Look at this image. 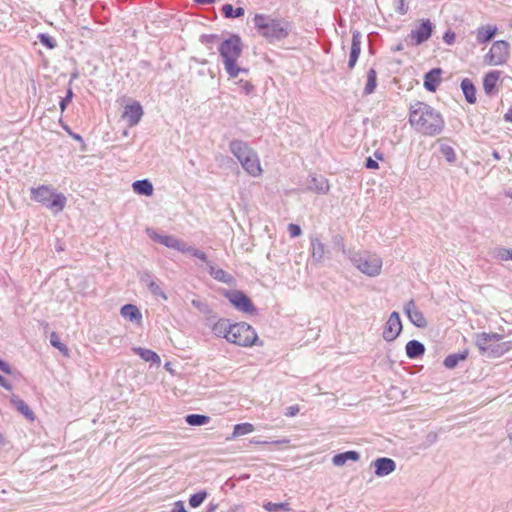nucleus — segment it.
I'll return each instance as SVG.
<instances>
[{
  "label": "nucleus",
  "mask_w": 512,
  "mask_h": 512,
  "mask_svg": "<svg viewBox=\"0 0 512 512\" xmlns=\"http://www.w3.org/2000/svg\"><path fill=\"white\" fill-rule=\"evenodd\" d=\"M185 420L191 426H201L207 424L210 418L206 415L190 414L186 416Z\"/></svg>",
  "instance_id": "nucleus-39"
},
{
  "label": "nucleus",
  "mask_w": 512,
  "mask_h": 512,
  "mask_svg": "<svg viewBox=\"0 0 512 512\" xmlns=\"http://www.w3.org/2000/svg\"><path fill=\"white\" fill-rule=\"evenodd\" d=\"M395 9L399 14L405 15L408 11L405 0H395Z\"/></svg>",
  "instance_id": "nucleus-46"
},
{
  "label": "nucleus",
  "mask_w": 512,
  "mask_h": 512,
  "mask_svg": "<svg viewBox=\"0 0 512 512\" xmlns=\"http://www.w3.org/2000/svg\"><path fill=\"white\" fill-rule=\"evenodd\" d=\"M298 413H299L298 405H292L286 409L285 415L288 417H293V416L297 415Z\"/></svg>",
  "instance_id": "nucleus-52"
},
{
  "label": "nucleus",
  "mask_w": 512,
  "mask_h": 512,
  "mask_svg": "<svg viewBox=\"0 0 512 512\" xmlns=\"http://www.w3.org/2000/svg\"><path fill=\"white\" fill-rule=\"evenodd\" d=\"M0 370L6 374H11L12 369L10 365L0 359Z\"/></svg>",
  "instance_id": "nucleus-57"
},
{
  "label": "nucleus",
  "mask_w": 512,
  "mask_h": 512,
  "mask_svg": "<svg viewBox=\"0 0 512 512\" xmlns=\"http://www.w3.org/2000/svg\"><path fill=\"white\" fill-rule=\"evenodd\" d=\"M203 38H205L206 41H214V40L218 39V36L217 35H209V36H204Z\"/></svg>",
  "instance_id": "nucleus-63"
},
{
  "label": "nucleus",
  "mask_w": 512,
  "mask_h": 512,
  "mask_svg": "<svg viewBox=\"0 0 512 512\" xmlns=\"http://www.w3.org/2000/svg\"><path fill=\"white\" fill-rule=\"evenodd\" d=\"M499 78V71H490L484 76L483 89L486 94L491 95L493 93Z\"/></svg>",
  "instance_id": "nucleus-28"
},
{
  "label": "nucleus",
  "mask_w": 512,
  "mask_h": 512,
  "mask_svg": "<svg viewBox=\"0 0 512 512\" xmlns=\"http://www.w3.org/2000/svg\"><path fill=\"white\" fill-rule=\"evenodd\" d=\"M253 24L259 35L269 43L284 40L289 36L292 28L287 20L267 14H255Z\"/></svg>",
  "instance_id": "nucleus-3"
},
{
  "label": "nucleus",
  "mask_w": 512,
  "mask_h": 512,
  "mask_svg": "<svg viewBox=\"0 0 512 512\" xmlns=\"http://www.w3.org/2000/svg\"><path fill=\"white\" fill-rule=\"evenodd\" d=\"M132 351L135 354L139 355L141 357V359H143L146 362H150V363L156 364V365H160V363H161V359H160L159 355L150 349H146V348H142V347H134V348H132Z\"/></svg>",
  "instance_id": "nucleus-24"
},
{
  "label": "nucleus",
  "mask_w": 512,
  "mask_h": 512,
  "mask_svg": "<svg viewBox=\"0 0 512 512\" xmlns=\"http://www.w3.org/2000/svg\"><path fill=\"white\" fill-rule=\"evenodd\" d=\"M406 354L410 359H416L425 353L424 345L417 340H410L405 347Z\"/></svg>",
  "instance_id": "nucleus-27"
},
{
  "label": "nucleus",
  "mask_w": 512,
  "mask_h": 512,
  "mask_svg": "<svg viewBox=\"0 0 512 512\" xmlns=\"http://www.w3.org/2000/svg\"><path fill=\"white\" fill-rule=\"evenodd\" d=\"M377 86V73L374 68H371L367 72V82L363 91L364 95L372 94Z\"/></svg>",
  "instance_id": "nucleus-34"
},
{
  "label": "nucleus",
  "mask_w": 512,
  "mask_h": 512,
  "mask_svg": "<svg viewBox=\"0 0 512 512\" xmlns=\"http://www.w3.org/2000/svg\"><path fill=\"white\" fill-rule=\"evenodd\" d=\"M404 313L416 327L424 328L427 326L426 318L424 317V314L416 307L414 300H410L405 304Z\"/></svg>",
  "instance_id": "nucleus-13"
},
{
  "label": "nucleus",
  "mask_w": 512,
  "mask_h": 512,
  "mask_svg": "<svg viewBox=\"0 0 512 512\" xmlns=\"http://www.w3.org/2000/svg\"><path fill=\"white\" fill-rule=\"evenodd\" d=\"M288 232L292 238H295L301 235L302 230L299 225L291 223L288 225Z\"/></svg>",
  "instance_id": "nucleus-47"
},
{
  "label": "nucleus",
  "mask_w": 512,
  "mask_h": 512,
  "mask_svg": "<svg viewBox=\"0 0 512 512\" xmlns=\"http://www.w3.org/2000/svg\"><path fill=\"white\" fill-rule=\"evenodd\" d=\"M142 116L143 109L139 102L135 101L132 104L125 106L123 118L126 119L130 127L137 125L140 122Z\"/></svg>",
  "instance_id": "nucleus-14"
},
{
  "label": "nucleus",
  "mask_w": 512,
  "mask_h": 512,
  "mask_svg": "<svg viewBox=\"0 0 512 512\" xmlns=\"http://www.w3.org/2000/svg\"><path fill=\"white\" fill-rule=\"evenodd\" d=\"M134 192L140 195L150 196L153 193V185L147 180H137L132 184Z\"/></svg>",
  "instance_id": "nucleus-32"
},
{
  "label": "nucleus",
  "mask_w": 512,
  "mask_h": 512,
  "mask_svg": "<svg viewBox=\"0 0 512 512\" xmlns=\"http://www.w3.org/2000/svg\"><path fill=\"white\" fill-rule=\"evenodd\" d=\"M50 343L52 346L58 348L60 351L67 352V347L60 342L56 333L51 334Z\"/></svg>",
  "instance_id": "nucleus-45"
},
{
  "label": "nucleus",
  "mask_w": 512,
  "mask_h": 512,
  "mask_svg": "<svg viewBox=\"0 0 512 512\" xmlns=\"http://www.w3.org/2000/svg\"><path fill=\"white\" fill-rule=\"evenodd\" d=\"M225 296L237 310L249 314L256 312L254 304L242 291H229Z\"/></svg>",
  "instance_id": "nucleus-10"
},
{
  "label": "nucleus",
  "mask_w": 512,
  "mask_h": 512,
  "mask_svg": "<svg viewBox=\"0 0 512 512\" xmlns=\"http://www.w3.org/2000/svg\"><path fill=\"white\" fill-rule=\"evenodd\" d=\"M191 303H192V305H193L195 308H197L199 311H201V312H206V308H207V306H206V304H205V303H203L202 301H200V300H198V299H193Z\"/></svg>",
  "instance_id": "nucleus-53"
},
{
  "label": "nucleus",
  "mask_w": 512,
  "mask_h": 512,
  "mask_svg": "<svg viewBox=\"0 0 512 512\" xmlns=\"http://www.w3.org/2000/svg\"><path fill=\"white\" fill-rule=\"evenodd\" d=\"M263 508L268 512H279V511H289L290 510L288 503L267 502L263 505Z\"/></svg>",
  "instance_id": "nucleus-41"
},
{
  "label": "nucleus",
  "mask_w": 512,
  "mask_h": 512,
  "mask_svg": "<svg viewBox=\"0 0 512 512\" xmlns=\"http://www.w3.org/2000/svg\"><path fill=\"white\" fill-rule=\"evenodd\" d=\"M253 431H254V426L251 423L236 424L234 426L233 433H232V436L230 439L249 434Z\"/></svg>",
  "instance_id": "nucleus-38"
},
{
  "label": "nucleus",
  "mask_w": 512,
  "mask_h": 512,
  "mask_svg": "<svg viewBox=\"0 0 512 512\" xmlns=\"http://www.w3.org/2000/svg\"><path fill=\"white\" fill-rule=\"evenodd\" d=\"M495 257L499 261H508L511 260L512 250L500 247L495 250Z\"/></svg>",
  "instance_id": "nucleus-43"
},
{
  "label": "nucleus",
  "mask_w": 512,
  "mask_h": 512,
  "mask_svg": "<svg viewBox=\"0 0 512 512\" xmlns=\"http://www.w3.org/2000/svg\"><path fill=\"white\" fill-rule=\"evenodd\" d=\"M467 358V353H456L448 355L444 360V366L448 369L455 368L460 361Z\"/></svg>",
  "instance_id": "nucleus-36"
},
{
  "label": "nucleus",
  "mask_w": 512,
  "mask_h": 512,
  "mask_svg": "<svg viewBox=\"0 0 512 512\" xmlns=\"http://www.w3.org/2000/svg\"><path fill=\"white\" fill-rule=\"evenodd\" d=\"M229 150L248 175L255 178L262 175L259 156L248 143L234 139L229 143Z\"/></svg>",
  "instance_id": "nucleus-4"
},
{
  "label": "nucleus",
  "mask_w": 512,
  "mask_h": 512,
  "mask_svg": "<svg viewBox=\"0 0 512 512\" xmlns=\"http://www.w3.org/2000/svg\"><path fill=\"white\" fill-rule=\"evenodd\" d=\"M242 48V42L238 35H231L228 39L222 41L218 47L224 69L231 79H236L241 74L245 76L249 74L248 68L241 67L238 64Z\"/></svg>",
  "instance_id": "nucleus-2"
},
{
  "label": "nucleus",
  "mask_w": 512,
  "mask_h": 512,
  "mask_svg": "<svg viewBox=\"0 0 512 512\" xmlns=\"http://www.w3.org/2000/svg\"><path fill=\"white\" fill-rule=\"evenodd\" d=\"M120 314L123 318L132 322L139 323L142 319L140 310L133 304L124 305L120 310Z\"/></svg>",
  "instance_id": "nucleus-26"
},
{
  "label": "nucleus",
  "mask_w": 512,
  "mask_h": 512,
  "mask_svg": "<svg viewBox=\"0 0 512 512\" xmlns=\"http://www.w3.org/2000/svg\"><path fill=\"white\" fill-rule=\"evenodd\" d=\"M197 251V248L193 247V246H190L188 245L187 243H185L184 241H182L181 243V246L179 248V252H182V253H186V254H190L191 256H194V254L196 253Z\"/></svg>",
  "instance_id": "nucleus-48"
},
{
  "label": "nucleus",
  "mask_w": 512,
  "mask_h": 512,
  "mask_svg": "<svg viewBox=\"0 0 512 512\" xmlns=\"http://www.w3.org/2000/svg\"><path fill=\"white\" fill-rule=\"evenodd\" d=\"M365 166L368 169H377L379 167L378 162L376 160L372 159L371 157H369L366 160Z\"/></svg>",
  "instance_id": "nucleus-56"
},
{
  "label": "nucleus",
  "mask_w": 512,
  "mask_h": 512,
  "mask_svg": "<svg viewBox=\"0 0 512 512\" xmlns=\"http://www.w3.org/2000/svg\"><path fill=\"white\" fill-rule=\"evenodd\" d=\"M235 80V84L239 88L240 92L245 95H250L254 91V85L246 78H239Z\"/></svg>",
  "instance_id": "nucleus-40"
},
{
  "label": "nucleus",
  "mask_w": 512,
  "mask_h": 512,
  "mask_svg": "<svg viewBox=\"0 0 512 512\" xmlns=\"http://www.w3.org/2000/svg\"><path fill=\"white\" fill-rule=\"evenodd\" d=\"M504 120L506 122H512V105L511 107L508 109V111L504 114Z\"/></svg>",
  "instance_id": "nucleus-59"
},
{
  "label": "nucleus",
  "mask_w": 512,
  "mask_h": 512,
  "mask_svg": "<svg viewBox=\"0 0 512 512\" xmlns=\"http://www.w3.org/2000/svg\"><path fill=\"white\" fill-rule=\"evenodd\" d=\"M232 325L233 323H231L228 319L221 318L212 325L211 330L216 337L224 338L227 340V337L230 336Z\"/></svg>",
  "instance_id": "nucleus-22"
},
{
  "label": "nucleus",
  "mask_w": 512,
  "mask_h": 512,
  "mask_svg": "<svg viewBox=\"0 0 512 512\" xmlns=\"http://www.w3.org/2000/svg\"><path fill=\"white\" fill-rule=\"evenodd\" d=\"M197 4H201V5H207V4H212L214 3L216 0H194Z\"/></svg>",
  "instance_id": "nucleus-61"
},
{
  "label": "nucleus",
  "mask_w": 512,
  "mask_h": 512,
  "mask_svg": "<svg viewBox=\"0 0 512 512\" xmlns=\"http://www.w3.org/2000/svg\"><path fill=\"white\" fill-rule=\"evenodd\" d=\"M209 273L215 279L223 283H229L232 276L221 268H216L213 263L209 265Z\"/></svg>",
  "instance_id": "nucleus-33"
},
{
  "label": "nucleus",
  "mask_w": 512,
  "mask_h": 512,
  "mask_svg": "<svg viewBox=\"0 0 512 512\" xmlns=\"http://www.w3.org/2000/svg\"><path fill=\"white\" fill-rule=\"evenodd\" d=\"M11 403L14 405V407L22 414L24 415L27 419H30V420H33L34 419V414L32 412V410L29 408V406L22 400L20 399L18 396L16 395H13L11 397Z\"/></svg>",
  "instance_id": "nucleus-31"
},
{
  "label": "nucleus",
  "mask_w": 512,
  "mask_h": 512,
  "mask_svg": "<svg viewBox=\"0 0 512 512\" xmlns=\"http://www.w3.org/2000/svg\"><path fill=\"white\" fill-rule=\"evenodd\" d=\"M375 474L379 477L387 476L396 469L394 460L386 457L378 458L374 461Z\"/></svg>",
  "instance_id": "nucleus-17"
},
{
  "label": "nucleus",
  "mask_w": 512,
  "mask_h": 512,
  "mask_svg": "<svg viewBox=\"0 0 512 512\" xmlns=\"http://www.w3.org/2000/svg\"><path fill=\"white\" fill-rule=\"evenodd\" d=\"M72 97H73L72 89H68L66 97L60 101L61 111H64L66 109L67 105L71 102Z\"/></svg>",
  "instance_id": "nucleus-49"
},
{
  "label": "nucleus",
  "mask_w": 512,
  "mask_h": 512,
  "mask_svg": "<svg viewBox=\"0 0 512 512\" xmlns=\"http://www.w3.org/2000/svg\"><path fill=\"white\" fill-rule=\"evenodd\" d=\"M503 336L498 333H478L476 334L475 343L482 354H485L494 342H499Z\"/></svg>",
  "instance_id": "nucleus-15"
},
{
  "label": "nucleus",
  "mask_w": 512,
  "mask_h": 512,
  "mask_svg": "<svg viewBox=\"0 0 512 512\" xmlns=\"http://www.w3.org/2000/svg\"><path fill=\"white\" fill-rule=\"evenodd\" d=\"M170 512H187V510L182 501H177Z\"/></svg>",
  "instance_id": "nucleus-54"
},
{
  "label": "nucleus",
  "mask_w": 512,
  "mask_h": 512,
  "mask_svg": "<svg viewBox=\"0 0 512 512\" xmlns=\"http://www.w3.org/2000/svg\"><path fill=\"white\" fill-rule=\"evenodd\" d=\"M146 234L154 241L168 247L179 251L181 243L183 240L172 236V235H162L159 234L153 228H146Z\"/></svg>",
  "instance_id": "nucleus-12"
},
{
  "label": "nucleus",
  "mask_w": 512,
  "mask_h": 512,
  "mask_svg": "<svg viewBox=\"0 0 512 512\" xmlns=\"http://www.w3.org/2000/svg\"><path fill=\"white\" fill-rule=\"evenodd\" d=\"M206 497H207L206 491H200L198 493H195V494L191 495V497L189 498V505L193 508H197L204 502Z\"/></svg>",
  "instance_id": "nucleus-42"
},
{
  "label": "nucleus",
  "mask_w": 512,
  "mask_h": 512,
  "mask_svg": "<svg viewBox=\"0 0 512 512\" xmlns=\"http://www.w3.org/2000/svg\"><path fill=\"white\" fill-rule=\"evenodd\" d=\"M222 13L226 18H239L244 15L245 10L242 7L234 9L231 4H225L222 7Z\"/></svg>",
  "instance_id": "nucleus-37"
},
{
  "label": "nucleus",
  "mask_w": 512,
  "mask_h": 512,
  "mask_svg": "<svg viewBox=\"0 0 512 512\" xmlns=\"http://www.w3.org/2000/svg\"><path fill=\"white\" fill-rule=\"evenodd\" d=\"M434 25L429 19H423L420 24L411 30L405 41L412 46H418L427 41L433 32Z\"/></svg>",
  "instance_id": "nucleus-9"
},
{
  "label": "nucleus",
  "mask_w": 512,
  "mask_h": 512,
  "mask_svg": "<svg viewBox=\"0 0 512 512\" xmlns=\"http://www.w3.org/2000/svg\"><path fill=\"white\" fill-rule=\"evenodd\" d=\"M360 454L356 451H346L333 456L332 463L337 467L345 465L348 461H358Z\"/></svg>",
  "instance_id": "nucleus-23"
},
{
  "label": "nucleus",
  "mask_w": 512,
  "mask_h": 512,
  "mask_svg": "<svg viewBox=\"0 0 512 512\" xmlns=\"http://www.w3.org/2000/svg\"><path fill=\"white\" fill-rule=\"evenodd\" d=\"M512 349V342H502V343H492L490 349L487 350L485 354L490 357H500L504 355L506 352Z\"/></svg>",
  "instance_id": "nucleus-29"
},
{
  "label": "nucleus",
  "mask_w": 512,
  "mask_h": 512,
  "mask_svg": "<svg viewBox=\"0 0 512 512\" xmlns=\"http://www.w3.org/2000/svg\"><path fill=\"white\" fill-rule=\"evenodd\" d=\"M461 89L468 103L476 102V89L470 79L465 78L461 81Z\"/></svg>",
  "instance_id": "nucleus-30"
},
{
  "label": "nucleus",
  "mask_w": 512,
  "mask_h": 512,
  "mask_svg": "<svg viewBox=\"0 0 512 512\" xmlns=\"http://www.w3.org/2000/svg\"><path fill=\"white\" fill-rule=\"evenodd\" d=\"M497 27L496 26H481L477 29L476 39L479 44H484L490 41L496 34Z\"/></svg>",
  "instance_id": "nucleus-25"
},
{
  "label": "nucleus",
  "mask_w": 512,
  "mask_h": 512,
  "mask_svg": "<svg viewBox=\"0 0 512 512\" xmlns=\"http://www.w3.org/2000/svg\"><path fill=\"white\" fill-rule=\"evenodd\" d=\"M443 40L446 44L452 45L455 41V33L452 31H447L443 35Z\"/></svg>",
  "instance_id": "nucleus-51"
},
{
  "label": "nucleus",
  "mask_w": 512,
  "mask_h": 512,
  "mask_svg": "<svg viewBox=\"0 0 512 512\" xmlns=\"http://www.w3.org/2000/svg\"><path fill=\"white\" fill-rule=\"evenodd\" d=\"M218 505L217 504H214V503H210L208 506H207V510L206 512H215L216 509H217Z\"/></svg>",
  "instance_id": "nucleus-60"
},
{
  "label": "nucleus",
  "mask_w": 512,
  "mask_h": 512,
  "mask_svg": "<svg viewBox=\"0 0 512 512\" xmlns=\"http://www.w3.org/2000/svg\"><path fill=\"white\" fill-rule=\"evenodd\" d=\"M439 150L441 154L445 157L446 161L449 163H454L456 161V153L452 146L443 143L441 139L438 140Z\"/></svg>",
  "instance_id": "nucleus-35"
},
{
  "label": "nucleus",
  "mask_w": 512,
  "mask_h": 512,
  "mask_svg": "<svg viewBox=\"0 0 512 512\" xmlns=\"http://www.w3.org/2000/svg\"><path fill=\"white\" fill-rule=\"evenodd\" d=\"M31 199L41 203L54 214H58L66 206L67 198L49 185H40L30 189Z\"/></svg>",
  "instance_id": "nucleus-5"
},
{
  "label": "nucleus",
  "mask_w": 512,
  "mask_h": 512,
  "mask_svg": "<svg viewBox=\"0 0 512 512\" xmlns=\"http://www.w3.org/2000/svg\"><path fill=\"white\" fill-rule=\"evenodd\" d=\"M227 341L238 346L251 347L258 344L259 338L251 325L245 322H239L233 323Z\"/></svg>",
  "instance_id": "nucleus-7"
},
{
  "label": "nucleus",
  "mask_w": 512,
  "mask_h": 512,
  "mask_svg": "<svg viewBox=\"0 0 512 512\" xmlns=\"http://www.w3.org/2000/svg\"><path fill=\"white\" fill-rule=\"evenodd\" d=\"M441 69L434 68L424 76V87L427 91L435 92L441 82Z\"/></svg>",
  "instance_id": "nucleus-21"
},
{
  "label": "nucleus",
  "mask_w": 512,
  "mask_h": 512,
  "mask_svg": "<svg viewBox=\"0 0 512 512\" xmlns=\"http://www.w3.org/2000/svg\"><path fill=\"white\" fill-rule=\"evenodd\" d=\"M353 266L368 277H377L382 272V258L370 251H355L349 257Z\"/></svg>",
  "instance_id": "nucleus-6"
},
{
  "label": "nucleus",
  "mask_w": 512,
  "mask_h": 512,
  "mask_svg": "<svg viewBox=\"0 0 512 512\" xmlns=\"http://www.w3.org/2000/svg\"><path fill=\"white\" fill-rule=\"evenodd\" d=\"M361 34L358 31H354L352 35L351 51L349 55L348 67L353 69L357 63L359 55L361 53Z\"/></svg>",
  "instance_id": "nucleus-18"
},
{
  "label": "nucleus",
  "mask_w": 512,
  "mask_h": 512,
  "mask_svg": "<svg viewBox=\"0 0 512 512\" xmlns=\"http://www.w3.org/2000/svg\"><path fill=\"white\" fill-rule=\"evenodd\" d=\"M311 243V257L314 263H321L325 254L327 253L325 244L321 241L318 236H312L310 238Z\"/></svg>",
  "instance_id": "nucleus-16"
},
{
  "label": "nucleus",
  "mask_w": 512,
  "mask_h": 512,
  "mask_svg": "<svg viewBox=\"0 0 512 512\" xmlns=\"http://www.w3.org/2000/svg\"><path fill=\"white\" fill-rule=\"evenodd\" d=\"M250 443H252V444H268L269 442H267V441H260L257 438H252L250 440Z\"/></svg>",
  "instance_id": "nucleus-62"
},
{
  "label": "nucleus",
  "mask_w": 512,
  "mask_h": 512,
  "mask_svg": "<svg viewBox=\"0 0 512 512\" xmlns=\"http://www.w3.org/2000/svg\"><path fill=\"white\" fill-rule=\"evenodd\" d=\"M141 281L147 286L149 291L156 297H160L163 300H167V295L162 290L160 284L157 280L150 274L144 273L141 276Z\"/></svg>",
  "instance_id": "nucleus-19"
},
{
  "label": "nucleus",
  "mask_w": 512,
  "mask_h": 512,
  "mask_svg": "<svg viewBox=\"0 0 512 512\" xmlns=\"http://www.w3.org/2000/svg\"><path fill=\"white\" fill-rule=\"evenodd\" d=\"M195 258L199 259L200 261L204 262L208 267L212 263L208 260L207 255L200 249H197L196 253L194 254Z\"/></svg>",
  "instance_id": "nucleus-50"
},
{
  "label": "nucleus",
  "mask_w": 512,
  "mask_h": 512,
  "mask_svg": "<svg viewBox=\"0 0 512 512\" xmlns=\"http://www.w3.org/2000/svg\"><path fill=\"white\" fill-rule=\"evenodd\" d=\"M409 122L417 132L426 136L440 134L445 126L442 115L423 102H416L410 106Z\"/></svg>",
  "instance_id": "nucleus-1"
},
{
  "label": "nucleus",
  "mask_w": 512,
  "mask_h": 512,
  "mask_svg": "<svg viewBox=\"0 0 512 512\" xmlns=\"http://www.w3.org/2000/svg\"><path fill=\"white\" fill-rule=\"evenodd\" d=\"M38 39L43 45H45L49 49H53L56 46L55 40L47 34H39Z\"/></svg>",
  "instance_id": "nucleus-44"
},
{
  "label": "nucleus",
  "mask_w": 512,
  "mask_h": 512,
  "mask_svg": "<svg viewBox=\"0 0 512 512\" xmlns=\"http://www.w3.org/2000/svg\"><path fill=\"white\" fill-rule=\"evenodd\" d=\"M333 243L335 246L339 247L340 249L344 250V240L340 235H335L333 237Z\"/></svg>",
  "instance_id": "nucleus-55"
},
{
  "label": "nucleus",
  "mask_w": 512,
  "mask_h": 512,
  "mask_svg": "<svg viewBox=\"0 0 512 512\" xmlns=\"http://www.w3.org/2000/svg\"><path fill=\"white\" fill-rule=\"evenodd\" d=\"M402 331V322L398 312H392L385 323L382 336L387 342L394 341Z\"/></svg>",
  "instance_id": "nucleus-11"
},
{
  "label": "nucleus",
  "mask_w": 512,
  "mask_h": 512,
  "mask_svg": "<svg viewBox=\"0 0 512 512\" xmlns=\"http://www.w3.org/2000/svg\"><path fill=\"white\" fill-rule=\"evenodd\" d=\"M273 443L274 444H288L289 440L288 439H281V440L274 441Z\"/></svg>",
  "instance_id": "nucleus-64"
},
{
  "label": "nucleus",
  "mask_w": 512,
  "mask_h": 512,
  "mask_svg": "<svg viewBox=\"0 0 512 512\" xmlns=\"http://www.w3.org/2000/svg\"><path fill=\"white\" fill-rule=\"evenodd\" d=\"M0 385L8 390H10L12 388L10 383L1 375H0Z\"/></svg>",
  "instance_id": "nucleus-58"
},
{
  "label": "nucleus",
  "mask_w": 512,
  "mask_h": 512,
  "mask_svg": "<svg viewBox=\"0 0 512 512\" xmlns=\"http://www.w3.org/2000/svg\"><path fill=\"white\" fill-rule=\"evenodd\" d=\"M509 58V44L504 40L492 44L489 52L485 55V62L492 66L503 65Z\"/></svg>",
  "instance_id": "nucleus-8"
},
{
  "label": "nucleus",
  "mask_w": 512,
  "mask_h": 512,
  "mask_svg": "<svg viewBox=\"0 0 512 512\" xmlns=\"http://www.w3.org/2000/svg\"><path fill=\"white\" fill-rule=\"evenodd\" d=\"M308 189L317 193V194H327L330 190V185L328 180L324 176H312L309 184Z\"/></svg>",
  "instance_id": "nucleus-20"
}]
</instances>
